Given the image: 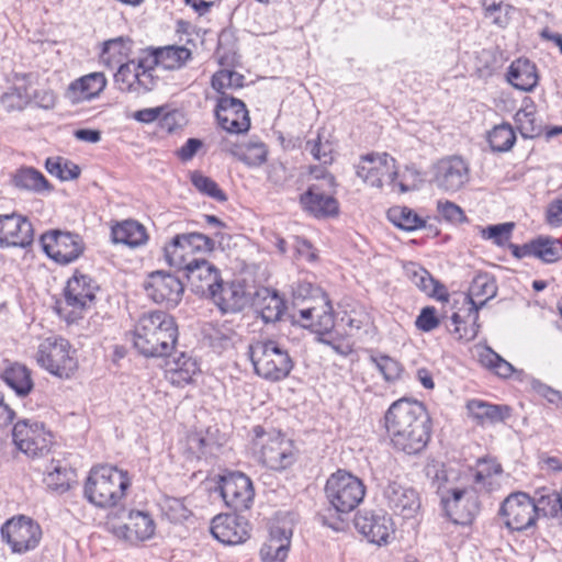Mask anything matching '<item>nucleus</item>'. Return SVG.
Segmentation results:
<instances>
[{
    "instance_id": "obj_1",
    "label": "nucleus",
    "mask_w": 562,
    "mask_h": 562,
    "mask_svg": "<svg viewBox=\"0 0 562 562\" xmlns=\"http://www.w3.org/2000/svg\"><path fill=\"white\" fill-rule=\"evenodd\" d=\"M384 426L392 448L408 456L423 452L431 438V418L416 400L393 402L384 414Z\"/></svg>"
},
{
    "instance_id": "obj_2",
    "label": "nucleus",
    "mask_w": 562,
    "mask_h": 562,
    "mask_svg": "<svg viewBox=\"0 0 562 562\" xmlns=\"http://www.w3.org/2000/svg\"><path fill=\"white\" fill-rule=\"evenodd\" d=\"M191 57V50L184 46L149 48L143 56L122 65L114 74V81L121 91L145 94L154 90L159 81L155 75L157 66L166 70L180 69Z\"/></svg>"
},
{
    "instance_id": "obj_3",
    "label": "nucleus",
    "mask_w": 562,
    "mask_h": 562,
    "mask_svg": "<svg viewBox=\"0 0 562 562\" xmlns=\"http://www.w3.org/2000/svg\"><path fill=\"white\" fill-rule=\"evenodd\" d=\"M178 340V326L172 316L162 311L144 313L133 330V345L144 357H166Z\"/></svg>"
},
{
    "instance_id": "obj_4",
    "label": "nucleus",
    "mask_w": 562,
    "mask_h": 562,
    "mask_svg": "<svg viewBox=\"0 0 562 562\" xmlns=\"http://www.w3.org/2000/svg\"><path fill=\"white\" fill-rule=\"evenodd\" d=\"M130 485L127 472L115 467L100 465L90 470L83 494L94 506L110 508L119 505Z\"/></svg>"
},
{
    "instance_id": "obj_5",
    "label": "nucleus",
    "mask_w": 562,
    "mask_h": 562,
    "mask_svg": "<svg viewBox=\"0 0 562 562\" xmlns=\"http://www.w3.org/2000/svg\"><path fill=\"white\" fill-rule=\"evenodd\" d=\"M255 373L260 378L278 382L291 373L294 362L289 351L273 339H256L247 351Z\"/></svg>"
},
{
    "instance_id": "obj_6",
    "label": "nucleus",
    "mask_w": 562,
    "mask_h": 562,
    "mask_svg": "<svg viewBox=\"0 0 562 562\" xmlns=\"http://www.w3.org/2000/svg\"><path fill=\"white\" fill-rule=\"evenodd\" d=\"M252 445L259 461L267 468L276 471L291 467L295 461L294 447L281 431L263 426H255L252 429Z\"/></svg>"
},
{
    "instance_id": "obj_7",
    "label": "nucleus",
    "mask_w": 562,
    "mask_h": 562,
    "mask_svg": "<svg viewBox=\"0 0 562 562\" xmlns=\"http://www.w3.org/2000/svg\"><path fill=\"white\" fill-rule=\"evenodd\" d=\"M325 495L336 512L347 514L363 501L366 485L361 479L346 470H337L326 481Z\"/></svg>"
},
{
    "instance_id": "obj_8",
    "label": "nucleus",
    "mask_w": 562,
    "mask_h": 562,
    "mask_svg": "<svg viewBox=\"0 0 562 562\" xmlns=\"http://www.w3.org/2000/svg\"><path fill=\"white\" fill-rule=\"evenodd\" d=\"M74 353L67 339L49 336L40 344L36 361L49 373L59 378H69L77 369Z\"/></svg>"
},
{
    "instance_id": "obj_9",
    "label": "nucleus",
    "mask_w": 562,
    "mask_h": 562,
    "mask_svg": "<svg viewBox=\"0 0 562 562\" xmlns=\"http://www.w3.org/2000/svg\"><path fill=\"white\" fill-rule=\"evenodd\" d=\"M441 503L447 516L458 525H470L480 512V503L474 487L445 488L438 486Z\"/></svg>"
},
{
    "instance_id": "obj_10",
    "label": "nucleus",
    "mask_w": 562,
    "mask_h": 562,
    "mask_svg": "<svg viewBox=\"0 0 562 562\" xmlns=\"http://www.w3.org/2000/svg\"><path fill=\"white\" fill-rule=\"evenodd\" d=\"M469 162L461 156L451 155L440 158L432 166L434 186L441 192L456 193L470 181Z\"/></svg>"
},
{
    "instance_id": "obj_11",
    "label": "nucleus",
    "mask_w": 562,
    "mask_h": 562,
    "mask_svg": "<svg viewBox=\"0 0 562 562\" xmlns=\"http://www.w3.org/2000/svg\"><path fill=\"white\" fill-rule=\"evenodd\" d=\"M12 437L16 448L31 457L43 456L52 445V435L45 430L44 424L32 419L19 420Z\"/></svg>"
},
{
    "instance_id": "obj_12",
    "label": "nucleus",
    "mask_w": 562,
    "mask_h": 562,
    "mask_svg": "<svg viewBox=\"0 0 562 562\" xmlns=\"http://www.w3.org/2000/svg\"><path fill=\"white\" fill-rule=\"evenodd\" d=\"M535 499L524 492L507 496L499 508V515L505 519V526L513 531H524L537 522Z\"/></svg>"
},
{
    "instance_id": "obj_13",
    "label": "nucleus",
    "mask_w": 562,
    "mask_h": 562,
    "mask_svg": "<svg viewBox=\"0 0 562 562\" xmlns=\"http://www.w3.org/2000/svg\"><path fill=\"white\" fill-rule=\"evenodd\" d=\"M41 244L46 255L61 265L77 260L85 249L78 234L61 231L46 232L41 236Z\"/></svg>"
},
{
    "instance_id": "obj_14",
    "label": "nucleus",
    "mask_w": 562,
    "mask_h": 562,
    "mask_svg": "<svg viewBox=\"0 0 562 562\" xmlns=\"http://www.w3.org/2000/svg\"><path fill=\"white\" fill-rule=\"evenodd\" d=\"M1 536L14 553H25L38 546L42 530L33 519L20 516L8 520L1 527Z\"/></svg>"
},
{
    "instance_id": "obj_15",
    "label": "nucleus",
    "mask_w": 562,
    "mask_h": 562,
    "mask_svg": "<svg viewBox=\"0 0 562 562\" xmlns=\"http://www.w3.org/2000/svg\"><path fill=\"white\" fill-rule=\"evenodd\" d=\"M144 290L155 303L166 307H176L182 300L184 286L175 274L157 270L148 274Z\"/></svg>"
},
{
    "instance_id": "obj_16",
    "label": "nucleus",
    "mask_w": 562,
    "mask_h": 562,
    "mask_svg": "<svg viewBox=\"0 0 562 562\" xmlns=\"http://www.w3.org/2000/svg\"><path fill=\"white\" fill-rule=\"evenodd\" d=\"M395 159L386 153L368 154L357 165V176L367 184L381 189L384 181L394 183L397 178Z\"/></svg>"
},
{
    "instance_id": "obj_17",
    "label": "nucleus",
    "mask_w": 562,
    "mask_h": 562,
    "mask_svg": "<svg viewBox=\"0 0 562 562\" xmlns=\"http://www.w3.org/2000/svg\"><path fill=\"white\" fill-rule=\"evenodd\" d=\"M382 502L389 510L403 519L415 518L422 507L418 492L397 481H389L383 487Z\"/></svg>"
},
{
    "instance_id": "obj_18",
    "label": "nucleus",
    "mask_w": 562,
    "mask_h": 562,
    "mask_svg": "<svg viewBox=\"0 0 562 562\" xmlns=\"http://www.w3.org/2000/svg\"><path fill=\"white\" fill-rule=\"evenodd\" d=\"M34 240V228L30 220L16 212L0 214V247L26 248Z\"/></svg>"
},
{
    "instance_id": "obj_19",
    "label": "nucleus",
    "mask_w": 562,
    "mask_h": 562,
    "mask_svg": "<svg viewBox=\"0 0 562 562\" xmlns=\"http://www.w3.org/2000/svg\"><path fill=\"white\" fill-rule=\"evenodd\" d=\"M356 529L363 535L368 541L375 544H386L394 533V524L391 516L383 512L363 510L355 517Z\"/></svg>"
},
{
    "instance_id": "obj_20",
    "label": "nucleus",
    "mask_w": 562,
    "mask_h": 562,
    "mask_svg": "<svg viewBox=\"0 0 562 562\" xmlns=\"http://www.w3.org/2000/svg\"><path fill=\"white\" fill-rule=\"evenodd\" d=\"M220 488L226 506L234 512L248 509L254 501L252 482L244 473L235 472L224 476Z\"/></svg>"
},
{
    "instance_id": "obj_21",
    "label": "nucleus",
    "mask_w": 562,
    "mask_h": 562,
    "mask_svg": "<svg viewBox=\"0 0 562 562\" xmlns=\"http://www.w3.org/2000/svg\"><path fill=\"white\" fill-rule=\"evenodd\" d=\"M220 126L229 133H245L250 127V119L245 103L229 94L220 95L215 108Z\"/></svg>"
},
{
    "instance_id": "obj_22",
    "label": "nucleus",
    "mask_w": 562,
    "mask_h": 562,
    "mask_svg": "<svg viewBox=\"0 0 562 562\" xmlns=\"http://www.w3.org/2000/svg\"><path fill=\"white\" fill-rule=\"evenodd\" d=\"M212 536L223 544L236 546L250 537L248 521L236 514H220L212 519Z\"/></svg>"
},
{
    "instance_id": "obj_23",
    "label": "nucleus",
    "mask_w": 562,
    "mask_h": 562,
    "mask_svg": "<svg viewBox=\"0 0 562 562\" xmlns=\"http://www.w3.org/2000/svg\"><path fill=\"white\" fill-rule=\"evenodd\" d=\"M156 525L153 517L143 510H131L128 522L116 526L111 525L112 533L119 539L137 543L150 539L155 533Z\"/></svg>"
},
{
    "instance_id": "obj_24",
    "label": "nucleus",
    "mask_w": 562,
    "mask_h": 562,
    "mask_svg": "<svg viewBox=\"0 0 562 562\" xmlns=\"http://www.w3.org/2000/svg\"><path fill=\"white\" fill-rule=\"evenodd\" d=\"M210 299L224 314L238 313L247 303L245 288L238 281L222 280Z\"/></svg>"
},
{
    "instance_id": "obj_25",
    "label": "nucleus",
    "mask_w": 562,
    "mask_h": 562,
    "mask_svg": "<svg viewBox=\"0 0 562 562\" xmlns=\"http://www.w3.org/2000/svg\"><path fill=\"white\" fill-rule=\"evenodd\" d=\"M97 289L89 276L75 272L66 284L65 301L68 306L82 310L94 300Z\"/></svg>"
},
{
    "instance_id": "obj_26",
    "label": "nucleus",
    "mask_w": 562,
    "mask_h": 562,
    "mask_svg": "<svg viewBox=\"0 0 562 562\" xmlns=\"http://www.w3.org/2000/svg\"><path fill=\"white\" fill-rule=\"evenodd\" d=\"M497 290L496 280L492 274L483 272L473 278L465 301L470 304V313L474 314L475 318H479V311L497 295Z\"/></svg>"
},
{
    "instance_id": "obj_27",
    "label": "nucleus",
    "mask_w": 562,
    "mask_h": 562,
    "mask_svg": "<svg viewBox=\"0 0 562 562\" xmlns=\"http://www.w3.org/2000/svg\"><path fill=\"white\" fill-rule=\"evenodd\" d=\"M31 74H15L13 85L0 97L2 106L11 111L23 110L32 99Z\"/></svg>"
},
{
    "instance_id": "obj_28",
    "label": "nucleus",
    "mask_w": 562,
    "mask_h": 562,
    "mask_svg": "<svg viewBox=\"0 0 562 562\" xmlns=\"http://www.w3.org/2000/svg\"><path fill=\"white\" fill-rule=\"evenodd\" d=\"M306 211L315 217H329L338 214V202L329 194H325L322 187L312 184L300 199Z\"/></svg>"
},
{
    "instance_id": "obj_29",
    "label": "nucleus",
    "mask_w": 562,
    "mask_h": 562,
    "mask_svg": "<svg viewBox=\"0 0 562 562\" xmlns=\"http://www.w3.org/2000/svg\"><path fill=\"white\" fill-rule=\"evenodd\" d=\"M469 415L480 426L504 423L510 417L508 405L491 404L481 400H471L467 404Z\"/></svg>"
},
{
    "instance_id": "obj_30",
    "label": "nucleus",
    "mask_w": 562,
    "mask_h": 562,
    "mask_svg": "<svg viewBox=\"0 0 562 562\" xmlns=\"http://www.w3.org/2000/svg\"><path fill=\"white\" fill-rule=\"evenodd\" d=\"M291 530L279 526L271 527L267 541L260 549L263 562H283L288 557L291 543Z\"/></svg>"
},
{
    "instance_id": "obj_31",
    "label": "nucleus",
    "mask_w": 562,
    "mask_h": 562,
    "mask_svg": "<svg viewBox=\"0 0 562 562\" xmlns=\"http://www.w3.org/2000/svg\"><path fill=\"white\" fill-rule=\"evenodd\" d=\"M300 316L303 321L311 322L310 326L322 336L329 335L335 327L333 307L326 294H322L321 306H310L300 310Z\"/></svg>"
},
{
    "instance_id": "obj_32",
    "label": "nucleus",
    "mask_w": 562,
    "mask_h": 562,
    "mask_svg": "<svg viewBox=\"0 0 562 562\" xmlns=\"http://www.w3.org/2000/svg\"><path fill=\"white\" fill-rule=\"evenodd\" d=\"M106 86V79L102 72H91L72 81L67 90V97L72 102L90 100L99 95Z\"/></svg>"
},
{
    "instance_id": "obj_33",
    "label": "nucleus",
    "mask_w": 562,
    "mask_h": 562,
    "mask_svg": "<svg viewBox=\"0 0 562 562\" xmlns=\"http://www.w3.org/2000/svg\"><path fill=\"white\" fill-rule=\"evenodd\" d=\"M132 45L133 41L127 36H119L105 41L100 55L101 63L110 70H113L115 67L119 69L127 63L125 59L132 52Z\"/></svg>"
},
{
    "instance_id": "obj_34",
    "label": "nucleus",
    "mask_w": 562,
    "mask_h": 562,
    "mask_svg": "<svg viewBox=\"0 0 562 562\" xmlns=\"http://www.w3.org/2000/svg\"><path fill=\"white\" fill-rule=\"evenodd\" d=\"M507 80L516 89L533 90L539 80L536 65L527 58L516 59L508 68Z\"/></svg>"
},
{
    "instance_id": "obj_35",
    "label": "nucleus",
    "mask_w": 562,
    "mask_h": 562,
    "mask_svg": "<svg viewBox=\"0 0 562 562\" xmlns=\"http://www.w3.org/2000/svg\"><path fill=\"white\" fill-rule=\"evenodd\" d=\"M256 308L265 323H274L283 315L285 303L278 291L263 288L257 292Z\"/></svg>"
},
{
    "instance_id": "obj_36",
    "label": "nucleus",
    "mask_w": 562,
    "mask_h": 562,
    "mask_svg": "<svg viewBox=\"0 0 562 562\" xmlns=\"http://www.w3.org/2000/svg\"><path fill=\"white\" fill-rule=\"evenodd\" d=\"M199 371L196 360L181 352L179 357L167 362L166 375L172 384L180 386L190 383Z\"/></svg>"
},
{
    "instance_id": "obj_37",
    "label": "nucleus",
    "mask_w": 562,
    "mask_h": 562,
    "mask_svg": "<svg viewBox=\"0 0 562 562\" xmlns=\"http://www.w3.org/2000/svg\"><path fill=\"white\" fill-rule=\"evenodd\" d=\"M0 376L20 397L27 396L34 387L31 371L26 366L19 362L10 363Z\"/></svg>"
},
{
    "instance_id": "obj_38",
    "label": "nucleus",
    "mask_w": 562,
    "mask_h": 562,
    "mask_svg": "<svg viewBox=\"0 0 562 562\" xmlns=\"http://www.w3.org/2000/svg\"><path fill=\"white\" fill-rule=\"evenodd\" d=\"M340 322L347 327V336L356 337L361 341H369L374 338L375 327L370 315L366 312L352 311L346 313Z\"/></svg>"
},
{
    "instance_id": "obj_39",
    "label": "nucleus",
    "mask_w": 562,
    "mask_h": 562,
    "mask_svg": "<svg viewBox=\"0 0 562 562\" xmlns=\"http://www.w3.org/2000/svg\"><path fill=\"white\" fill-rule=\"evenodd\" d=\"M406 272L411 281L428 295L442 301L448 300L446 288L439 281L435 280L423 267L411 263L406 267Z\"/></svg>"
},
{
    "instance_id": "obj_40",
    "label": "nucleus",
    "mask_w": 562,
    "mask_h": 562,
    "mask_svg": "<svg viewBox=\"0 0 562 562\" xmlns=\"http://www.w3.org/2000/svg\"><path fill=\"white\" fill-rule=\"evenodd\" d=\"M75 476V471L66 461L53 459L46 468L44 483L49 490L64 493L69 490Z\"/></svg>"
},
{
    "instance_id": "obj_41",
    "label": "nucleus",
    "mask_w": 562,
    "mask_h": 562,
    "mask_svg": "<svg viewBox=\"0 0 562 562\" xmlns=\"http://www.w3.org/2000/svg\"><path fill=\"white\" fill-rule=\"evenodd\" d=\"M112 240L115 244H123L131 248L144 245L147 241L146 229L138 222L128 220L112 227Z\"/></svg>"
},
{
    "instance_id": "obj_42",
    "label": "nucleus",
    "mask_w": 562,
    "mask_h": 562,
    "mask_svg": "<svg viewBox=\"0 0 562 562\" xmlns=\"http://www.w3.org/2000/svg\"><path fill=\"white\" fill-rule=\"evenodd\" d=\"M515 122L524 138H533L542 134V125L536 119V106L531 100L515 114Z\"/></svg>"
},
{
    "instance_id": "obj_43",
    "label": "nucleus",
    "mask_w": 562,
    "mask_h": 562,
    "mask_svg": "<svg viewBox=\"0 0 562 562\" xmlns=\"http://www.w3.org/2000/svg\"><path fill=\"white\" fill-rule=\"evenodd\" d=\"M184 243V236L178 234L164 248V257L166 262L170 267L178 270H186L193 258L191 257L190 251Z\"/></svg>"
},
{
    "instance_id": "obj_44",
    "label": "nucleus",
    "mask_w": 562,
    "mask_h": 562,
    "mask_svg": "<svg viewBox=\"0 0 562 562\" xmlns=\"http://www.w3.org/2000/svg\"><path fill=\"white\" fill-rule=\"evenodd\" d=\"M13 183L15 187L27 191L42 192L44 190H52L49 182L43 173L32 167L19 169L13 177Z\"/></svg>"
},
{
    "instance_id": "obj_45",
    "label": "nucleus",
    "mask_w": 562,
    "mask_h": 562,
    "mask_svg": "<svg viewBox=\"0 0 562 562\" xmlns=\"http://www.w3.org/2000/svg\"><path fill=\"white\" fill-rule=\"evenodd\" d=\"M232 154L249 167H259L267 160L268 149L262 142H248L236 146Z\"/></svg>"
},
{
    "instance_id": "obj_46",
    "label": "nucleus",
    "mask_w": 562,
    "mask_h": 562,
    "mask_svg": "<svg viewBox=\"0 0 562 562\" xmlns=\"http://www.w3.org/2000/svg\"><path fill=\"white\" fill-rule=\"evenodd\" d=\"M477 357L480 363L484 368L488 369L501 378H509L514 372L513 364L506 361L488 346L479 348Z\"/></svg>"
},
{
    "instance_id": "obj_47",
    "label": "nucleus",
    "mask_w": 562,
    "mask_h": 562,
    "mask_svg": "<svg viewBox=\"0 0 562 562\" xmlns=\"http://www.w3.org/2000/svg\"><path fill=\"white\" fill-rule=\"evenodd\" d=\"M532 257L546 263L557 262L562 256V243L550 237H538L532 240Z\"/></svg>"
},
{
    "instance_id": "obj_48",
    "label": "nucleus",
    "mask_w": 562,
    "mask_h": 562,
    "mask_svg": "<svg viewBox=\"0 0 562 562\" xmlns=\"http://www.w3.org/2000/svg\"><path fill=\"white\" fill-rule=\"evenodd\" d=\"M387 218L396 227L408 232L422 228L425 225V221L407 206L391 207L387 211Z\"/></svg>"
},
{
    "instance_id": "obj_49",
    "label": "nucleus",
    "mask_w": 562,
    "mask_h": 562,
    "mask_svg": "<svg viewBox=\"0 0 562 562\" xmlns=\"http://www.w3.org/2000/svg\"><path fill=\"white\" fill-rule=\"evenodd\" d=\"M488 144L493 151H508L516 142V134L508 123H503L493 127L487 135Z\"/></svg>"
},
{
    "instance_id": "obj_50",
    "label": "nucleus",
    "mask_w": 562,
    "mask_h": 562,
    "mask_svg": "<svg viewBox=\"0 0 562 562\" xmlns=\"http://www.w3.org/2000/svg\"><path fill=\"white\" fill-rule=\"evenodd\" d=\"M45 168L52 176L60 179L61 181L74 180L80 176L79 166L61 157L47 158L45 161Z\"/></svg>"
},
{
    "instance_id": "obj_51",
    "label": "nucleus",
    "mask_w": 562,
    "mask_h": 562,
    "mask_svg": "<svg viewBox=\"0 0 562 562\" xmlns=\"http://www.w3.org/2000/svg\"><path fill=\"white\" fill-rule=\"evenodd\" d=\"M535 512L537 518L542 515L544 517H557L562 514V492H551L540 495L535 499Z\"/></svg>"
},
{
    "instance_id": "obj_52",
    "label": "nucleus",
    "mask_w": 562,
    "mask_h": 562,
    "mask_svg": "<svg viewBox=\"0 0 562 562\" xmlns=\"http://www.w3.org/2000/svg\"><path fill=\"white\" fill-rule=\"evenodd\" d=\"M370 361L376 367L384 380L394 382L400 379L403 371L402 364L394 358L387 355H371Z\"/></svg>"
},
{
    "instance_id": "obj_53",
    "label": "nucleus",
    "mask_w": 562,
    "mask_h": 562,
    "mask_svg": "<svg viewBox=\"0 0 562 562\" xmlns=\"http://www.w3.org/2000/svg\"><path fill=\"white\" fill-rule=\"evenodd\" d=\"M244 79L243 75L234 70L223 69L213 75L211 83L212 88L223 95L227 94L226 89L241 88Z\"/></svg>"
},
{
    "instance_id": "obj_54",
    "label": "nucleus",
    "mask_w": 562,
    "mask_h": 562,
    "mask_svg": "<svg viewBox=\"0 0 562 562\" xmlns=\"http://www.w3.org/2000/svg\"><path fill=\"white\" fill-rule=\"evenodd\" d=\"M191 182L199 192L218 202H224L227 200L226 194L223 190L220 189L217 183L210 177H206L199 171H193L191 173Z\"/></svg>"
},
{
    "instance_id": "obj_55",
    "label": "nucleus",
    "mask_w": 562,
    "mask_h": 562,
    "mask_svg": "<svg viewBox=\"0 0 562 562\" xmlns=\"http://www.w3.org/2000/svg\"><path fill=\"white\" fill-rule=\"evenodd\" d=\"M468 318L471 321L470 325H467V322L458 313H453L451 316V321L454 324L453 333L458 336L459 340L471 341L479 334V318H475V315L470 313V308L468 310Z\"/></svg>"
},
{
    "instance_id": "obj_56",
    "label": "nucleus",
    "mask_w": 562,
    "mask_h": 562,
    "mask_svg": "<svg viewBox=\"0 0 562 562\" xmlns=\"http://www.w3.org/2000/svg\"><path fill=\"white\" fill-rule=\"evenodd\" d=\"M236 331L227 324H217L209 334L210 344L214 349H226L234 344Z\"/></svg>"
},
{
    "instance_id": "obj_57",
    "label": "nucleus",
    "mask_w": 562,
    "mask_h": 562,
    "mask_svg": "<svg viewBox=\"0 0 562 562\" xmlns=\"http://www.w3.org/2000/svg\"><path fill=\"white\" fill-rule=\"evenodd\" d=\"M184 236V245L188 247L191 257L195 254H209L214 249L215 243L209 236L202 233H187Z\"/></svg>"
},
{
    "instance_id": "obj_58",
    "label": "nucleus",
    "mask_w": 562,
    "mask_h": 562,
    "mask_svg": "<svg viewBox=\"0 0 562 562\" xmlns=\"http://www.w3.org/2000/svg\"><path fill=\"white\" fill-rule=\"evenodd\" d=\"M216 269L217 268L205 258H192V261H190L184 271L191 285H195L196 282L204 279Z\"/></svg>"
},
{
    "instance_id": "obj_59",
    "label": "nucleus",
    "mask_w": 562,
    "mask_h": 562,
    "mask_svg": "<svg viewBox=\"0 0 562 562\" xmlns=\"http://www.w3.org/2000/svg\"><path fill=\"white\" fill-rule=\"evenodd\" d=\"M305 150L310 151L314 159L323 162L324 165L330 164L333 160V146L329 142H322L319 134H317L316 139L306 142Z\"/></svg>"
},
{
    "instance_id": "obj_60",
    "label": "nucleus",
    "mask_w": 562,
    "mask_h": 562,
    "mask_svg": "<svg viewBox=\"0 0 562 562\" xmlns=\"http://www.w3.org/2000/svg\"><path fill=\"white\" fill-rule=\"evenodd\" d=\"M514 226V223L510 222L490 225L483 231V236L493 239L496 245L503 246L509 240Z\"/></svg>"
},
{
    "instance_id": "obj_61",
    "label": "nucleus",
    "mask_w": 562,
    "mask_h": 562,
    "mask_svg": "<svg viewBox=\"0 0 562 562\" xmlns=\"http://www.w3.org/2000/svg\"><path fill=\"white\" fill-rule=\"evenodd\" d=\"M415 325L419 330L426 333L437 328L439 325V318L437 317L436 308L432 306L422 308L415 321Z\"/></svg>"
},
{
    "instance_id": "obj_62",
    "label": "nucleus",
    "mask_w": 562,
    "mask_h": 562,
    "mask_svg": "<svg viewBox=\"0 0 562 562\" xmlns=\"http://www.w3.org/2000/svg\"><path fill=\"white\" fill-rule=\"evenodd\" d=\"M223 279L221 278L220 270L216 269L215 271L207 274L204 279L196 282L195 285H192V288L196 293L210 297L212 295V291L218 289V284Z\"/></svg>"
},
{
    "instance_id": "obj_63",
    "label": "nucleus",
    "mask_w": 562,
    "mask_h": 562,
    "mask_svg": "<svg viewBox=\"0 0 562 562\" xmlns=\"http://www.w3.org/2000/svg\"><path fill=\"white\" fill-rule=\"evenodd\" d=\"M438 212L447 221L452 223H461L465 221L462 209L453 202H438Z\"/></svg>"
},
{
    "instance_id": "obj_64",
    "label": "nucleus",
    "mask_w": 562,
    "mask_h": 562,
    "mask_svg": "<svg viewBox=\"0 0 562 562\" xmlns=\"http://www.w3.org/2000/svg\"><path fill=\"white\" fill-rule=\"evenodd\" d=\"M291 175L288 172L286 167L280 161H273L268 168V180L276 187L284 186L290 179Z\"/></svg>"
}]
</instances>
